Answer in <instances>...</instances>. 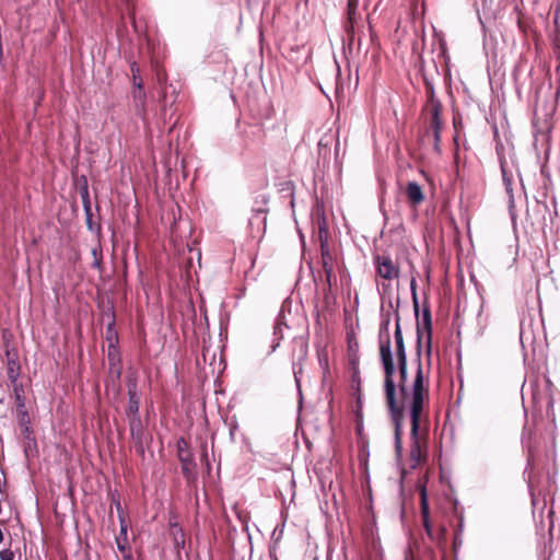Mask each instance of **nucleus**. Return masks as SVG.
Listing matches in <instances>:
<instances>
[{"mask_svg": "<svg viewBox=\"0 0 560 560\" xmlns=\"http://www.w3.org/2000/svg\"><path fill=\"white\" fill-rule=\"evenodd\" d=\"M131 96L136 114L144 119L147 115V94L144 89H132Z\"/></svg>", "mask_w": 560, "mask_h": 560, "instance_id": "1a4fd4ad", "label": "nucleus"}, {"mask_svg": "<svg viewBox=\"0 0 560 560\" xmlns=\"http://www.w3.org/2000/svg\"><path fill=\"white\" fill-rule=\"evenodd\" d=\"M300 372H301V369L299 371H296L294 369V376H295V381H296L298 384H299V376L298 375H299Z\"/></svg>", "mask_w": 560, "mask_h": 560, "instance_id": "5701e85b", "label": "nucleus"}, {"mask_svg": "<svg viewBox=\"0 0 560 560\" xmlns=\"http://www.w3.org/2000/svg\"><path fill=\"white\" fill-rule=\"evenodd\" d=\"M389 319H385L380 329V358L384 370V390L386 398V406L389 410L392 421L395 428V451L398 457L402 454L401 442V424H402V406L397 400L396 384L394 382V374L396 366L392 353V341L389 336Z\"/></svg>", "mask_w": 560, "mask_h": 560, "instance_id": "f257e3e1", "label": "nucleus"}, {"mask_svg": "<svg viewBox=\"0 0 560 560\" xmlns=\"http://www.w3.org/2000/svg\"><path fill=\"white\" fill-rule=\"evenodd\" d=\"M427 110L430 114V127L433 130L435 148L438 149L442 131V104L439 100L435 98L433 91L430 92L427 103Z\"/></svg>", "mask_w": 560, "mask_h": 560, "instance_id": "39448f33", "label": "nucleus"}, {"mask_svg": "<svg viewBox=\"0 0 560 560\" xmlns=\"http://www.w3.org/2000/svg\"><path fill=\"white\" fill-rule=\"evenodd\" d=\"M82 199H83V207H84V211H85V215H86V224H88L89 229L92 231L93 230L92 209H91V203H90V199H89V192L86 189L84 190V194L82 195Z\"/></svg>", "mask_w": 560, "mask_h": 560, "instance_id": "2eb2a0df", "label": "nucleus"}, {"mask_svg": "<svg viewBox=\"0 0 560 560\" xmlns=\"http://www.w3.org/2000/svg\"><path fill=\"white\" fill-rule=\"evenodd\" d=\"M129 429L130 435L135 443L136 451L140 454H144V445H143V436H144V428L141 421L140 416H136L135 418H129Z\"/></svg>", "mask_w": 560, "mask_h": 560, "instance_id": "6e6552de", "label": "nucleus"}, {"mask_svg": "<svg viewBox=\"0 0 560 560\" xmlns=\"http://www.w3.org/2000/svg\"><path fill=\"white\" fill-rule=\"evenodd\" d=\"M19 364L14 360H9L8 362V377L11 381H15L19 375Z\"/></svg>", "mask_w": 560, "mask_h": 560, "instance_id": "a211bd4d", "label": "nucleus"}, {"mask_svg": "<svg viewBox=\"0 0 560 560\" xmlns=\"http://www.w3.org/2000/svg\"><path fill=\"white\" fill-rule=\"evenodd\" d=\"M1 560H14V552L11 549H4L0 551Z\"/></svg>", "mask_w": 560, "mask_h": 560, "instance_id": "6ab92c4d", "label": "nucleus"}, {"mask_svg": "<svg viewBox=\"0 0 560 560\" xmlns=\"http://www.w3.org/2000/svg\"><path fill=\"white\" fill-rule=\"evenodd\" d=\"M421 339L422 332L417 326V355H418V368L416 371V375L412 382L411 390H410V404H409V413L411 420V430H410V466L416 468L422 460V448L425 444L423 436L420 434V419L423 410V402L425 396H428V387L424 385V374L421 363Z\"/></svg>", "mask_w": 560, "mask_h": 560, "instance_id": "f03ea898", "label": "nucleus"}, {"mask_svg": "<svg viewBox=\"0 0 560 560\" xmlns=\"http://www.w3.org/2000/svg\"><path fill=\"white\" fill-rule=\"evenodd\" d=\"M374 265L377 275L385 280H394L399 277V267L387 255H376Z\"/></svg>", "mask_w": 560, "mask_h": 560, "instance_id": "0eeeda50", "label": "nucleus"}, {"mask_svg": "<svg viewBox=\"0 0 560 560\" xmlns=\"http://www.w3.org/2000/svg\"><path fill=\"white\" fill-rule=\"evenodd\" d=\"M423 527L428 534V536L432 537V526L429 518H422Z\"/></svg>", "mask_w": 560, "mask_h": 560, "instance_id": "412c9836", "label": "nucleus"}, {"mask_svg": "<svg viewBox=\"0 0 560 560\" xmlns=\"http://www.w3.org/2000/svg\"><path fill=\"white\" fill-rule=\"evenodd\" d=\"M118 537H121V540L124 541L127 540V524L122 518L120 520V533Z\"/></svg>", "mask_w": 560, "mask_h": 560, "instance_id": "aec40b11", "label": "nucleus"}, {"mask_svg": "<svg viewBox=\"0 0 560 560\" xmlns=\"http://www.w3.org/2000/svg\"><path fill=\"white\" fill-rule=\"evenodd\" d=\"M118 550L121 552L124 560H132L131 550L127 547V540H121V537L116 538Z\"/></svg>", "mask_w": 560, "mask_h": 560, "instance_id": "dca6fc26", "label": "nucleus"}, {"mask_svg": "<svg viewBox=\"0 0 560 560\" xmlns=\"http://www.w3.org/2000/svg\"><path fill=\"white\" fill-rule=\"evenodd\" d=\"M423 326L427 331V352H428V355H430L431 345H432V322H431V313L427 308L423 311Z\"/></svg>", "mask_w": 560, "mask_h": 560, "instance_id": "ddd939ff", "label": "nucleus"}, {"mask_svg": "<svg viewBox=\"0 0 560 560\" xmlns=\"http://www.w3.org/2000/svg\"><path fill=\"white\" fill-rule=\"evenodd\" d=\"M128 408H127V417L135 418L139 415L140 399L137 395V386L135 383L128 385Z\"/></svg>", "mask_w": 560, "mask_h": 560, "instance_id": "9b49d317", "label": "nucleus"}, {"mask_svg": "<svg viewBox=\"0 0 560 560\" xmlns=\"http://www.w3.org/2000/svg\"><path fill=\"white\" fill-rule=\"evenodd\" d=\"M395 339V353L397 358V369L399 374L398 388L400 399L397 398L398 402L402 406V416L405 415V402L410 398V392L407 388V354L404 342L402 331L400 328L399 316L397 315L396 327L394 332Z\"/></svg>", "mask_w": 560, "mask_h": 560, "instance_id": "7ed1b4c3", "label": "nucleus"}, {"mask_svg": "<svg viewBox=\"0 0 560 560\" xmlns=\"http://www.w3.org/2000/svg\"><path fill=\"white\" fill-rule=\"evenodd\" d=\"M177 453H178V459L182 464L183 475L187 479L192 478L195 475L196 464L194 462V455L188 447V443L183 438H180L177 441Z\"/></svg>", "mask_w": 560, "mask_h": 560, "instance_id": "423d86ee", "label": "nucleus"}, {"mask_svg": "<svg viewBox=\"0 0 560 560\" xmlns=\"http://www.w3.org/2000/svg\"><path fill=\"white\" fill-rule=\"evenodd\" d=\"M359 0H348V10H347V23L345 24L346 32L351 35L354 28V22L357 20V10H358Z\"/></svg>", "mask_w": 560, "mask_h": 560, "instance_id": "f8f14e48", "label": "nucleus"}, {"mask_svg": "<svg viewBox=\"0 0 560 560\" xmlns=\"http://www.w3.org/2000/svg\"><path fill=\"white\" fill-rule=\"evenodd\" d=\"M131 74H132V85H133V89H137V88H143V81L140 77V69L139 67L137 66L136 62H133L131 65Z\"/></svg>", "mask_w": 560, "mask_h": 560, "instance_id": "f3484780", "label": "nucleus"}, {"mask_svg": "<svg viewBox=\"0 0 560 560\" xmlns=\"http://www.w3.org/2000/svg\"><path fill=\"white\" fill-rule=\"evenodd\" d=\"M420 508H421L422 518H429L430 511H429L428 493H427V489L424 486H422L420 488Z\"/></svg>", "mask_w": 560, "mask_h": 560, "instance_id": "4468645a", "label": "nucleus"}, {"mask_svg": "<svg viewBox=\"0 0 560 560\" xmlns=\"http://www.w3.org/2000/svg\"><path fill=\"white\" fill-rule=\"evenodd\" d=\"M406 196L412 207H418L424 200L421 186L416 182H409L406 186Z\"/></svg>", "mask_w": 560, "mask_h": 560, "instance_id": "9d476101", "label": "nucleus"}, {"mask_svg": "<svg viewBox=\"0 0 560 560\" xmlns=\"http://www.w3.org/2000/svg\"><path fill=\"white\" fill-rule=\"evenodd\" d=\"M276 560H278V559H276Z\"/></svg>", "mask_w": 560, "mask_h": 560, "instance_id": "393cba45", "label": "nucleus"}, {"mask_svg": "<svg viewBox=\"0 0 560 560\" xmlns=\"http://www.w3.org/2000/svg\"><path fill=\"white\" fill-rule=\"evenodd\" d=\"M320 257L322 266L325 273V282L327 285L324 292V299L328 303L332 294V290L336 285L337 279L335 276V257L330 253L327 242L320 243Z\"/></svg>", "mask_w": 560, "mask_h": 560, "instance_id": "20e7f679", "label": "nucleus"}, {"mask_svg": "<svg viewBox=\"0 0 560 560\" xmlns=\"http://www.w3.org/2000/svg\"><path fill=\"white\" fill-rule=\"evenodd\" d=\"M132 26H133L135 31L138 32V24L133 18H132Z\"/></svg>", "mask_w": 560, "mask_h": 560, "instance_id": "b1692460", "label": "nucleus"}, {"mask_svg": "<svg viewBox=\"0 0 560 560\" xmlns=\"http://www.w3.org/2000/svg\"><path fill=\"white\" fill-rule=\"evenodd\" d=\"M410 287H411V290H412L413 296H415L416 295V292H415L416 291V279L415 278L411 279Z\"/></svg>", "mask_w": 560, "mask_h": 560, "instance_id": "4be33fe9", "label": "nucleus"}]
</instances>
